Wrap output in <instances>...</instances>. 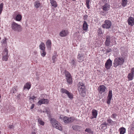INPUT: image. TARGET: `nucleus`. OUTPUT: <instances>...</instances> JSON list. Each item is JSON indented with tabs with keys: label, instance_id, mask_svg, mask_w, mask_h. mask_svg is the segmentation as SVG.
Returning a JSON list of instances; mask_svg holds the SVG:
<instances>
[{
	"label": "nucleus",
	"instance_id": "6ab92c4d",
	"mask_svg": "<svg viewBox=\"0 0 134 134\" xmlns=\"http://www.w3.org/2000/svg\"><path fill=\"white\" fill-rule=\"evenodd\" d=\"M110 38L109 36H107L106 38L105 41V43L106 46H109L110 42Z\"/></svg>",
	"mask_w": 134,
	"mask_h": 134
},
{
	"label": "nucleus",
	"instance_id": "052dcab7",
	"mask_svg": "<svg viewBox=\"0 0 134 134\" xmlns=\"http://www.w3.org/2000/svg\"><path fill=\"white\" fill-rule=\"evenodd\" d=\"M129 134H133V133H129Z\"/></svg>",
	"mask_w": 134,
	"mask_h": 134
},
{
	"label": "nucleus",
	"instance_id": "a19ab883",
	"mask_svg": "<svg viewBox=\"0 0 134 134\" xmlns=\"http://www.w3.org/2000/svg\"><path fill=\"white\" fill-rule=\"evenodd\" d=\"M97 32H98V33L99 35L103 34V33L102 31V29L100 28L99 29Z\"/></svg>",
	"mask_w": 134,
	"mask_h": 134
},
{
	"label": "nucleus",
	"instance_id": "c756f323",
	"mask_svg": "<svg viewBox=\"0 0 134 134\" xmlns=\"http://www.w3.org/2000/svg\"><path fill=\"white\" fill-rule=\"evenodd\" d=\"M60 92L62 93H65L67 95L69 91L65 89L62 88L60 90Z\"/></svg>",
	"mask_w": 134,
	"mask_h": 134
},
{
	"label": "nucleus",
	"instance_id": "6e6d98bb",
	"mask_svg": "<svg viewBox=\"0 0 134 134\" xmlns=\"http://www.w3.org/2000/svg\"><path fill=\"white\" fill-rule=\"evenodd\" d=\"M36 98V97L34 96H33L32 97H30V99H32L33 100H34V99Z\"/></svg>",
	"mask_w": 134,
	"mask_h": 134
},
{
	"label": "nucleus",
	"instance_id": "6e6552de",
	"mask_svg": "<svg viewBox=\"0 0 134 134\" xmlns=\"http://www.w3.org/2000/svg\"><path fill=\"white\" fill-rule=\"evenodd\" d=\"M51 123L52 124V126L54 127L55 128L57 129H58L60 131H62V128L60 127L59 128L58 126H55L57 123L58 121H57L55 119L53 118H52L50 120Z\"/></svg>",
	"mask_w": 134,
	"mask_h": 134
},
{
	"label": "nucleus",
	"instance_id": "c85d7f7f",
	"mask_svg": "<svg viewBox=\"0 0 134 134\" xmlns=\"http://www.w3.org/2000/svg\"><path fill=\"white\" fill-rule=\"evenodd\" d=\"M127 0H122L121 5L122 7H125L127 4Z\"/></svg>",
	"mask_w": 134,
	"mask_h": 134
},
{
	"label": "nucleus",
	"instance_id": "473e14b6",
	"mask_svg": "<svg viewBox=\"0 0 134 134\" xmlns=\"http://www.w3.org/2000/svg\"><path fill=\"white\" fill-rule=\"evenodd\" d=\"M38 121L39 123L41 125L43 126L44 125V122L42 120L41 118H38Z\"/></svg>",
	"mask_w": 134,
	"mask_h": 134
},
{
	"label": "nucleus",
	"instance_id": "2eb2a0df",
	"mask_svg": "<svg viewBox=\"0 0 134 134\" xmlns=\"http://www.w3.org/2000/svg\"><path fill=\"white\" fill-rule=\"evenodd\" d=\"M77 58L79 62H82L85 59V57L83 54H81V55L80 53L78 54Z\"/></svg>",
	"mask_w": 134,
	"mask_h": 134
},
{
	"label": "nucleus",
	"instance_id": "1a4fd4ad",
	"mask_svg": "<svg viewBox=\"0 0 134 134\" xmlns=\"http://www.w3.org/2000/svg\"><path fill=\"white\" fill-rule=\"evenodd\" d=\"M112 61L109 59L107 60L105 63V67L107 70L110 69L112 66Z\"/></svg>",
	"mask_w": 134,
	"mask_h": 134
},
{
	"label": "nucleus",
	"instance_id": "2f4dec72",
	"mask_svg": "<svg viewBox=\"0 0 134 134\" xmlns=\"http://www.w3.org/2000/svg\"><path fill=\"white\" fill-rule=\"evenodd\" d=\"M67 95L68 98L70 99H72L73 98V95L72 93L69 92Z\"/></svg>",
	"mask_w": 134,
	"mask_h": 134
},
{
	"label": "nucleus",
	"instance_id": "a211bd4d",
	"mask_svg": "<svg viewBox=\"0 0 134 134\" xmlns=\"http://www.w3.org/2000/svg\"><path fill=\"white\" fill-rule=\"evenodd\" d=\"M34 6L36 8H38L40 7H42V5L41 3L39 1H36L35 2Z\"/></svg>",
	"mask_w": 134,
	"mask_h": 134
},
{
	"label": "nucleus",
	"instance_id": "0eeeda50",
	"mask_svg": "<svg viewBox=\"0 0 134 134\" xmlns=\"http://www.w3.org/2000/svg\"><path fill=\"white\" fill-rule=\"evenodd\" d=\"M77 87L79 88V92H86V89L85 84L82 82H79L78 84Z\"/></svg>",
	"mask_w": 134,
	"mask_h": 134
},
{
	"label": "nucleus",
	"instance_id": "37998d69",
	"mask_svg": "<svg viewBox=\"0 0 134 134\" xmlns=\"http://www.w3.org/2000/svg\"><path fill=\"white\" fill-rule=\"evenodd\" d=\"M100 127L103 130H105L107 128L108 126H105V125H100Z\"/></svg>",
	"mask_w": 134,
	"mask_h": 134
},
{
	"label": "nucleus",
	"instance_id": "8fccbe9b",
	"mask_svg": "<svg viewBox=\"0 0 134 134\" xmlns=\"http://www.w3.org/2000/svg\"><path fill=\"white\" fill-rule=\"evenodd\" d=\"M108 125V124L107 123H106L105 122H104L102 124H101V125H105V126H107V125Z\"/></svg>",
	"mask_w": 134,
	"mask_h": 134
},
{
	"label": "nucleus",
	"instance_id": "72a5a7b5",
	"mask_svg": "<svg viewBox=\"0 0 134 134\" xmlns=\"http://www.w3.org/2000/svg\"><path fill=\"white\" fill-rule=\"evenodd\" d=\"M107 121L110 125H113L115 124V122L113 121L111 119H108Z\"/></svg>",
	"mask_w": 134,
	"mask_h": 134
},
{
	"label": "nucleus",
	"instance_id": "58836bf2",
	"mask_svg": "<svg viewBox=\"0 0 134 134\" xmlns=\"http://www.w3.org/2000/svg\"><path fill=\"white\" fill-rule=\"evenodd\" d=\"M106 52L105 53H104L107 54L108 53H109L111 52L112 51V50L111 48H108L106 49Z\"/></svg>",
	"mask_w": 134,
	"mask_h": 134
},
{
	"label": "nucleus",
	"instance_id": "864d4df0",
	"mask_svg": "<svg viewBox=\"0 0 134 134\" xmlns=\"http://www.w3.org/2000/svg\"><path fill=\"white\" fill-rule=\"evenodd\" d=\"M88 16L87 15H84L83 16V19L84 20H86L87 19Z\"/></svg>",
	"mask_w": 134,
	"mask_h": 134
},
{
	"label": "nucleus",
	"instance_id": "de8ad7c7",
	"mask_svg": "<svg viewBox=\"0 0 134 134\" xmlns=\"http://www.w3.org/2000/svg\"><path fill=\"white\" fill-rule=\"evenodd\" d=\"M46 112L48 114H49L50 113V111L48 109L46 108Z\"/></svg>",
	"mask_w": 134,
	"mask_h": 134
},
{
	"label": "nucleus",
	"instance_id": "e2e57ef3",
	"mask_svg": "<svg viewBox=\"0 0 134 134\" xmlns=\"http://www.w3.org/2000/svg\"><path fill=\"white\" fill-rule=\"evenodd\" d=\"M103 1H104V0H102Z\"/></svg>",
	"mask_w": 134,
	"mask_h": 134
},
{
	"label": "nucleus",
	"instance_id": "0e129e2a",
	"mask_svg": "<svg viewBox=\"0 0 134 134\" xmlns=\"http://www.w3.org/2000/svg\"><path fill=\"white\" fill-rule=\"evenodd\" d=\"M15 1H17V0H15Z\"/></svg>",
	"mask_w": 134,
	"mask_h": 134
},
{
	"label": "nucleus",
	"instance_id": "f03ea898",
	"mask_svg": "<svg viewBox=\"0 0 134 134\" xmlns=\"http://www.w3.org/2000/svg\"><path fill=\"white\" fill-rule=\"evenodd\" d=\"M12 29L15 32H20L22 30L21 26L13 21L11 24Z\"/></svg>",
	"mask_w": 134,
	"mask_h": 134
},
{
	"label": "nucleus",
	"instance_id": "4d7b16f0",
	"mask_svg": "<svg viewBox=\"0 0 134 134\" xmlns=\"http://www.w3.org/2000/svg\"><path fill=\"white\" fill-rule=\"evenodd\" d=\"M31 134H36V132L34 131H32L31 132Z\"/></svg>",
	"mask_w": 134,
	"mask_h": 134
},
{
	"label": "nucleus",
	"instance_id": "e433bc0d",
	"mask_svg": "<svg viewBox=\"0 0 134 134\" xmlns=\"http://www.w3.org/2000/svg\"><path fill=\"white\" fill-rule=\"evenodd\" d=\"M90 0H86V6L88 9H89L90 8L89 6V2L90 1Z\"/></svg>",
	"mask_w": 134,
	"mask_h": 134
},
{
	"label": "nucleus",
	"instance_id": "f257e3e1",
	"mask_svg": "<svg viewBox=\"0 0 134 134\" xmlns=\"http://www.w3.org/2000/svg\"><path fill=\"white\" fill-rule=\"evenodd\" d=\"M124 59L122 57H117L115 58L113 62L114 66L116 68L118 66L122 65L124 62Z\"/></svg>",
	"mask_w": 134,
	"mask_h": 134
},
{
	"label": "nucleus",
	"instance_id": "79ce46f5",
	"mask_svg": "<svg viewBox=\"0 0 134 134\" xmlns=\"http://www.w3.org/2000/svg\"><path fill=\"white\" fill-rule=\"evenodd\" d=\"M16 91V88L14 87L12 88L11 90V92L13 93H14Z\"/></svg>",
	"mask_w": 134,
	"mask_h": 134
},
{
	"label": "nucleus",
	"instance_id": "423d86ee",
	"mask_svg": "<svg viewBox=\"0 0 134 134\" xmlns=\"http://www.w3.org/2000/svg\"><path fill=\"white\" fill-rule=\"evenodd\" d=\"M8 49L5 48L4 49V51L3 52L2 60L3 61H7L8 60Z\"/></svg>",
	"mask_w": 134,
	"mask_h": 134
},
{
	"label": "nucleus",
	"instance_id": "cd10ccee",
	"mask_svg": "<svg viewBox=\"0 0 134 134\" xmlns=\"http://www.w3.org/2000/svg\"><path fill=\"white\" fill-rule=\"evenodd\" d=\"M22 19V16L20 14H19L17 15L15 19L16 21H20Z\"/></svg>",
	"mask_w": 134,
	"mask_h": 134
},
{
	"label": "nucleus",
	"instance_id": "39448f33",
	"mask_svg": "<svg viewBox=\"0 0 134 134\" xmlns=\"http://www.w3.org/2000/svg\"><path fill=\"white\" fill-rule=\"evenodd\" d=\"M111 25V22L109 20H106L105 21L104 23L102 25V27L104 28L108 29L110 28Z\"/></svg>",
	"mask_w": 134,
	"mask_h": 134
},
{
	"label": "nucleus",
	"instance_id": "393cba45",
	"mask_svg": "<svg viewBox=\"0 0 134 134\" xmlns=\"http://www.w3.org/2000/svg\"><path fill=\"white\" fill-rule=\"evenodd\" d=\"M134 76V74L131 72L129 73L128 76L127 77L129 80H131L133 79V77Z\"/></svg>",
	"mask_w": 134,
	"mask_h": 134
},
{
	"label": "nucleus",
	"instance_id": "680f3d73",
	"mask_svg": "<svg viewBox=\"0 0 134 134\" xmlns=\"http://www.w3.org/2000/svg\"><path fill=\"white\" fill-rule=\"evenodd\" d=\"M73 1H75L76 0H72Z\"/></svg>",
	"mask_w": 134,
	"mask_h": 134
},
{
	"label": "nucleus",
	"instance_id": "a878e982",
	"mask_svg": "<svg viewBox=\"0 0 134 134\" xmlns=\"http://www.w3.org/2000/svg\"><path fill=\"white\" fill-rule=\"evenodd\" d=\"M120 133L124 134L126 132V129L123 127H121L119 129Z\"/></svg>",
	"mask_w": 134,
	"mask_h": 134
},
{
	"label": "nucleus",
	"instance_id": "20e7f679",
	"mask_svg": "<svg viewBox=\"0 0 134 134\" xmlns=\"http://www.w3.org/2000/svg\"><path fill=\"white\" fill-rule=\"evenodd\" d=\"M65 74L66 77L67 82L69 84H71L72 83V76L70 73L68 71H65Z\"/></svg>",
	"mask_w": 134,
	"mask_h": 134
},
{
	"label": "nucleus",
	"instance_id": "4be33fe9",
	"mask_svg": "<svg viewBox=\"0 0 134 134\" xmlns=\"http://www.w3.org/2000/svg\"><path fill=\"white\" fill-rule=\"evenodd\" d=\"M82 29L84 31H86L87 29L88 25L87 23L85 21H84Z\"/></svg>",
	"mask_w": 134,
	"mask_h": 134
},
{
	"label": "nucleus",
	"instance_id": "69168bd1",
	"mask_svg": "<svg viewBox=\"0 0 134 134\" xmlns=\"http://www.w3.org/2000/svg\"><path fill=\"white\" fill-rule=\"evenodd\" d=\"M120 134H121V133H120Z\"/></svg>",
	"mask_w": 134,
	"mask_h": 134
},
{
	"label": "nucleus",
	"instance_id": "603ef678",
	"mask_svg": "<svg viewBox=\"0 0 134 134\" xmlns=\"http://www.w3.org/2000/svg\"><path fill=\"white\" fill-rule=\"evenodd\" d=\"M131 73H133L134 74V68H132L131 70Z\"/></svg>",
	"mask_w": 134,
	"mask_h": 134
},
{
	"label": "nucleus",
	"instance_id": "5701e85b",
	"mask_svg": "<svg viewBox=\"0 0 134 134\" xmlns=\"http://www.w3.org/2000/svg\"><path fill=\"white\" fill-rule=\"evenodd\" d=\"M50 3L52 6L54 8H55L57 7V4L56 2L54 0H50Z\"/></svg>",
	"mask_w": 134,
	"mask_h": 134
},
{
	"label": "nucleus",
	"instance_id": "412c9836",
	"mask_svg": "<svg viewBox=\"0 0 134 134\" xmlns=\"http://www.w3.org/2000/svg\"><path fill=\"white\" fill-rule=\"evenodd\" d=\"M72 128L74 130L78 131L81 129V127L79 125H75L72 126Z\"/></svg>",
	"mask_w": 134,
	"mask_h": 134
},
{
	"label": "nucleus",
	"instance_id": "7c9ffc66",
	"mask_svg": "<svg viewBox=\"0 0 134 134\" xmlns=\"http://www.w3.org/2000/svg\"><path fill=\"white\" fill-rule=\"evenodd\" d=\"M31 87V85L29 83H26V84L24 85V89H25L26 88L28 90H29L30 89Z\"/></svg>",
	"mask_w": 134,
	"mask_h": 134
},
{
	"label": "nucleus",
	"instance_id": "13d9d810",
	"mask_svg": "<svg viewBox=\"0 0 134 134\" xmlns=\"http://www.w3.org/2000/svg\"><path fill=\"white\" fill-rule=\"evenodd\" d=\"M63 118V116H60V119H62Z\"/></svg>",
	"mask_w": 134,
	"mask_h": 134
},
{
	"label": "nucleus",
	"instance_id": "4c0bfd02",
	"mask_svg": "<svg viewBox=\"0 0 134 134\" xmlns=\"http://www.w3.org/2000/svg\"><path fill=\"white\" fill-rule=\"evenodd\" d=\"M52 60H53V62L55 63L56 61L57 60V58L56 56L54 55L52 57Z\"/></svg>",
	"mask_w": 134,
	"mask_h": 134
},
{
	"label": "nucleus",
	"instance_id": "3c124183",
	"mask_svg": "<svg viewBox=\"0 0 134 134\" xmlns=\"http://www.w3.org/2000/svg\"><path fill=\"white\" fill-rule=\"evenodd\" d=\"M22 94V93H20L17 96V98H18L19 99H20L21 96Z\"/></svg>",
	"mask_w": 134,
	"mask_h": 134
},
{
	"label": "nucleus",
	"instance_id": "b1692460",
	"mask_svg": "<svg viewBox=\"0 0 134 134\" xmlns=\"http://www.w3.org/2000/svg\"><path fill=\"white\" fill-rule=\"evenodd\" d=\"M40 49L41 51H43L45 50V44L43 42H41L39 46Z\"/></svg>",
	"mask_w": 134,
	"mask_h": 134
},
{
	"label": "nucleus",
	"instance_id": "4468645a",
	"mask_svg": "<svg viewBox=\"0 0 134 134\" xmlns=\"http://www.w3.org/2000/svg\"><path fill=\"white\" fill-rule=\"evenodd\" d=\"M128 24L131 26H133L134 25V18L130 16L129 17L127 20Z\"/></svg>",
	"mask_w": 134,
	"mask_h": 134
},
{
	"label": "nucleus",
	"instance_id": "ddd939ff",
	"mask_svg": "<svg viewBox=\"0 0 134 134\" xmlns=\"http://www.w3.org/2000/svg\"><path fill=\"white\" fill-rule=\"evenodd\" d=\"M49 102V100L47 99H42L40 100L38 102V103L40 105L42 104H48Z\"/></svg>",
	"mask_w": 134,
	"mask_h": 134
},
{
	"label": "nucleus",
	"instance_id": "f8f14e48",
	"mask_svg": "<svg viewBox=\"0 0 134 134\" xmlns=\"http://www.w3.org/2000/svg\"><path fill=\"white\" fill-rule=\"evenodd\" d=\"M112 91L111 90H109V92L107 101V103L109 105L110 104V101L112 98Z\"/></svg>",
	"mask_w": 134,
	"mask_h": 134
},
{
	"label": "nucleus",
	"instance_id": "5fc2aeb1",
	"mask_svg": "<svg viewBox=\"0 0 134 134\" xmlns=\"http://www.w3.org/2000/svg\"><path fill=\"white\" fill-rule=\"evenodd\" d=\"M34 104H32V105L30 109H32L34 107Z\"/></svg>",
	"mask_w": 134,
	"mask_h": 134
},
{
	"label": "nucleus",
	"instance_id": "a18cd8bd",
	"mask_svg": "<svg viewBox=\"0 0 134 134\" xmlns=\"http://www.w3.org/2000/svg\"><path fill=\"white\" fill-rule=\"evenodd\" d=\"M117 116V114H116L115 113H113L112 114L111 117L113 118H115L116 116Z\"/></svg>",
	"mask_w": 134,
	"mask_h": 134
},
{
	"label": "nucleus",
	"instance_id": "c03bdc74",
	"mask_svg": "<svg viewBox=\"0 0 134 134\" xmlns=\"http://www.w3.org/2000/svg\"><path fill=\"white\" fill-rule=\"evenodd\" d=\"M2 43L3 44H6L7 41L6 38H4L3 39L2 41Z\"/></svg>",
	"mask_w": 134,
	"mask_h": 134
},
{
	"label": "nucleus",
	"instance_id": "f704fd0d",
	"mask_svg": "<svg viewBox=\"0 0 134 134\" xmlns=\"http://www.w3.org/2000/svg\"><path fill=\"white\" fill-rule=\"evenodd\" d=\"M75 59H72V60L70 62V64H71V65H72L73 66H74L75 65Z\"/></svg>",
	"mask_w": 134,
	"mask_h": 134
},
{
	"label": "nucleus",
	"instance_id": "7ed1b4c3",
	"mask_svg": "<svg viewBox=\"0 0 134 134\" xmlns=\"http://www.w3.org/2000/svg\"><path fill=\"white\" fill-rule=\"evenodd\" d=\"M63 120L64 123L66 124L71 123L75 120V118L74 117H69L65 116L63 117Z\"/></svg>",
	"mask_w": 134,
	"mask_h": 134
},
{
	"label": "nucleus",
	"instance_id": "aec40b11",
	"mask_svg": "<svg viewBox=\"0 0 134 134\" xmlns=\"http://www.w3.org/2000/svg\"><path fill=\"white\" fill-rule=\"evenodd\" d=\"M67 31L65 30H62L59 33L60 36L62 37H64L67 35Z\"/></svg>",
	"mask_w": 134,
	"mask_h": 134
},
{
	"label": "nucleus",
	"instance_id": "dca6fc26",
	"mask_svg": "<svg viewBox=\"0 0 134 134\" xmlns=\"http://www.w3.org/2000/svg\"><path fill=\"white\" fill-rule=\"evenodd\" d=\"M51 42L50 40H48L46 42V45L48 49L50 50L51 46Z\"/></svg>",
	"mask_w": 134,
	"mask_h": 134
},
{
	"label": "nucleus",
	"instance_id": "49530a36",
	"mask_svg": "<svg viewBox=\"0 0 134 134\" xmlns=\"http://www.w3.org/2000/svg\"><path fill=\"white\" fill-rule=\"evenodd\" d=\"M55 126H58V127H59V128H60V127H62L60 124L58 122L57 123V124H56Z\"/></svg>",
	"mask_w": 134,
	"mask_h": 134
},
{
	"label": "nucleus",
	"instance_id": "ea45409f",
	"mask_svg": "<svg viewBox=\"0 0 134 134\" xmlns=\"http://www.w3.org/2000/svg\"><path fill=\"white\" fill-rule=\"evenodd\" d=\"M80 94L82 97H84L86 95V92H79Z\"/></svg>",
	"mask_w": 134,
	"mask_h": 134
},
{
	"label": "nucleus",
	"instance_id": "bb28decb",
	"mask_svg": "<svg viewBox=\"0 0 134 134\" xmlns=\"http://www.w3.org/2000/svg\"><path fill=\"white\" fill-rule=\"evenodd\" d=\"M85 132H88L89 134H94L93 131L90 128H87L85 130Z\"/></svg>",
	"mask_w": 134,
	"mask_h": 134
},
{
	"label": "nucleus",
	"instance_id": "09e8293b",
	"mask_svg": "<svg viewBox=\"0 0 134 134\" xmlns=\"http://www.w3.org/2000/svg\"><path fill=\"white\" fill-rule=\"evenodd\" d=\"M9 128L10 129H13L14 128V126L13 125H10L8 126Z\"/></svg>",
	"mask_w": 134,
	"mask_h": 134
},
{
	"label": "nucleus",
	"instance_id": "f3484780",
	"mask_svg": "<svg viewBox=\"0 0 134 134\" xmlns=\"http://www.w3.org/2000/svg\"><path fill=\"white\" fill-rule=\"evenodd\" d=\"M97 111L95 109H93L92 112L93 117H92L91 119H92L94 118H96L97 116Z\"/></svg>",
	"mask_w": 134,
	"mask_h": 134
},
{
	"label": "nucleus",
	"instance_id": "9b49d317",
	"mask_svg": "<svg viewBox=\"0 0 134 134\" xmlns=\"http://www.w3.org/2000/svg\"><path fill=\"white\" fill-rule=\"evenodd\" d=\"M106 89V88L105 86L103 85H102L98 87V90L99 92L101 94L103 92H104L105 91Z\"/></svg>",
	"mask_w": 134,
	"mask_h": 134
},
{
	"label": "nucleus",
	"instance_id": "c9c22d12",
	"mask_svg": "<svg viewBox=\"0 0 134 134\" xmlns=\"http://www.w3.org/2000/svg\"><path fill=\"white\" fill-rule=\"evenodd\" d=\"M40 53L42 56L43 57L45 56L46 54V53L45 51V50L43 51H41Z\"/></svg>",
	"mask_w": 134,
	"mask_h": 134
},
{
	"label": "nucleus",
	"instance_id": "9d476101",
	"mask_svg": "<svg viewBox=\"0 0 134 134\" xmlns=\"http://www.w3.org/2000/svg\"><path fill=\"white\" fill-rule=\"evenodd\" d=\"M101 8L103 9L104 11H102V12L103 14H104V13L107 12L108 10H109L110 6V5H109L108 3H106L103 6H101Z\"/></svg>",
	"mask_w": 134,
	"mask_h": 134
},
{
	"label": "nucleus",
	"instance_id": "bf43d9fd",
	"mask_svg": "<svg viewBox=\"0 0 134 134\" xmlns=\"http://www.w3.org/2000/svg\"><path fill=\"white\" fill-rule=\"evenodd\" d=\"M41 113L43 112V113H46V110H44V111H41Z\"/></svg>",
	"mask_w": 134,
	"mask_h": 134
}]
</instances>
